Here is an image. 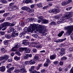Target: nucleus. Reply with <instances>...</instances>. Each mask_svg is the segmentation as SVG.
Segmentation results:
<instances>
[{"label":"nucleus","mask_w":73,"mask_h":73,"mask_svg":"<svg viewBox=\"0 0 73 73\" xmlns=\"http://www.w3.org/2000/svg\"><path fill=\"white\" fill-rule=\"evenodd\" d=\"M32 27L35 28V30L38 31L42 33H44L46 32H47V30L44 28L45 27L44 26L41 25H39L38 26L35 24V25H33Z\"/></svg>","instance_id":"obj_1"},{"label":"nucleus","mask_w":73,"mask_h":73,"mask_svg":"<svg viewBox=\"0 0 73 73\" xmlns=\"http://www.w3.org/2000/svg\"><path fill=\"white\" fill-rule=\"evenodd\" d=\"M64 29L67 30V31L65 34V35H66L67 36H70V35L72 33V31L73 30V26H69L65 27Z\"/></svg>","instance_id":"obj_2"},{"label":"nucleus","mask_w":73,"mask_h":73,"mask_svg":"<svg viewBox=\"0 0 73 73\" xmlns=\"http://www.w3.org/2000/svg\"><path fill=\"white\" fill-rule=\"evenodd\" d=\"M33 25H35L34 24H33L32 25H31L30 27V28L28 30V28L27 27H25L24 29V30L26 33H28V34H29V33H30V32H32L33 31H35V28H34L33 27H32L33 26Z\"/></svg>","instance_id":"obj_3"},{"label":"nucleus","mask_w":73,"mask_h":73,"mask_svg":"<svg viewBox=\"0 0 73 73\" xmlns=\"http://www.w3.org/2000/svg\"><path fill=\"white\" fill-rule=\"evenodd\" d=\"M24 53H29L30 52H31V50L30 49H28L26 47L24 48H19V51L21 52H23L24 50Z\"/></svg>","instance_id":"obj_4"},{"label":"nucleus","mask_w":73,"mask_h":73,"mask_svg":"<svg viewBox=\"0 0 73 73\" xmlns=\"http://www.w3.org/2000/svg\"><path fill=\"white\" fill-rule=\"evenodd\" d=\"M9 22H6L3 23L1 25H0V31L2 28H3L5 27H6L7 26H9Z\"/></svg>","instance_id":"obj_5"},{"label":"nucleus","mask_w":73,"mask_h":73,"mask_svg":"<svg viewBox=\"0 0 73 73\" xmlns=\"http://www.w3.org/2000/svg\"><path fill=\"white\" fill-rule=\"evenodd\" d=\"M73 13L72 12H68L66 13V16H63L62 17H63V18H65V17H72V16H73Z\"/></svg>","instance_id":"obj_6"},{"label":"nucleus","mask_w":73,"mask_h":73,"mask_svg":"<svg viewBox=\"0 0 73 73\" xmlns=\"http://www.w3.org/2000/svg\"><path fill=\"white\" fill-rule=\"evenodd\" d=\"M13 34L11 35L12 37H16V36H17L19 35V32H17V33H16V30L14 29L13 30Z\"/></svg>","instance_id":"obj_7"},{"label":"nucleus","mask_w":73,"mask_h":73,"mask_svg":"<svg viewBox=\"0 0 73 73\" xmlns=\"http://www.w3.org/2000/svg\"><path fill=\"white\" fill-rule=\"evenodd\" d=\"M33 1L32 0H24L23 3H26V4H28L29 3H33Z\"/></svg>","instance_id":"obj_8"},{"label":"nucleus","mask_w":73,"mask_h":73,"mask_svg":"<svg viewBox=\"0 0 73 73\" xmlns=\"http://www.w3.org/2000/svg\"><path fill=\"white\" fill-rule=\"evenodd\" d=\"M23 44L24 45H28L29 44V42H28V40L25 39L23 40Z\"/></svg>","instance_id":"obj_9"},{"label":"nucleus","mask_w":73,"mask_h":73,"mask_svg":"<svg viewBox=\"0 0 73 73\" xmlns=\"http://www.w3.org/2000/svg\"><path fill=\"white\" fill-rule=\"evenodd\" d=\"M32 54H25V56L24 57V58L25 59H26L27 58H28V57H30L31 58L32 57Z\"/></svg>","instance_id":"obj_10"},{"label":"nucleus","mask_w":73,"mask_h":73,"mask_svg":"<svg viewBox=\"0 0 73 73\" xmlns=\"http://www.w3.org/2000/svg\"><path fill=\"white\" fill-rule=\"evenodd\" d=\"M5 66H2L0 67V71H1V72H4V71H5Z\"/></svg>","instance_id":"obj_11"},{"label":"nucleus","mask_w":73,"mask_h":73,"mask_svg":"<svg viewBox=\"0 0 73 73\" xmlns=\"http://www.w3.org/2000/svg\"><path fill=\"white\" fill-rule=\"evenodd\" d=\"M60 12V11L57 10L56 9H52V13H59Z\"/></svg>","instance_id":"obj_12"},{"label":"nucleus","mask_w":73,"mask_h":73,"mask_svg":"<svg viewBox=\"0 0 73 73\" xmlns=\"http://www.w3.org/2000/svg\"><path fill=\"white\" fill-rule=\"evenodd\" d=\"M16 24V22H14L12 23L9 22V27H13Z\"/></svg>","instance_id":"obj_13"},{"label":"nucleus","mask_w":73,"mask_h":73,"mask_svg":"<svg viewBox=\"0 0 73 73\" xmlns=\"http://www.w3.org/2000/svg\"><path fill=\"white\" fill-rule=\"evenodd\" d=\"M56 55L54 54L50 56V60H54V59H55V58H56Z\"/></svg>","instance_id":"obj_14"},{"label":"nucleus","mask_w":73,"mask_h":73,"mask_svg":"<svg viewBox=\"0 0 73 73\" xmlns=\"http://www.w3.org/2000/svg\"><path fill=\"white\" fill-rule=\"evenodd\" d=\"M14 68H15L13 67L10 68H9V69H8L7 70V72L10 73H11V71H12V70H13V69H14Z\"/></svg>","instance_id":"obj_15"},{"label":"nucleus","mask_w":73,"mask_h":73,"mask_svg":"<svg viewBox=\"0 0 73 73\" xmlns=\"http://www.w3.org/2000/svg\"><path fill=\"white\" fill-rule=\"evenodd\" d=\"M30 63L31 65H33V64H35L36 62L35 61V60L32 59L30 61Z\"/></svg>","instance_id":"obj_16"},{"label":"nucleus","mask_w":73,"mask_h":73,"mask_svg":"<svg viewBox=\"0 0 73 73\" xmlns=\"http://www.w3.org/2000/svg\"><path fill=\"white\" fill-rule=\"evenodd\" d=\"M20 72L22 73H25V72H27V71L25 69L22 68L20 70Z\"/></svg>","instance_id":"obj_17"},{"label":"nucleus","mask_w":73,"mask_h":73,"mask_svg":"<svg viewBox=\"0 0 73 73\" xmlns=\"http://www.w3.org/2000/svg\"><path fill=\"white\" fill-rule=\"evenodd\" d=\"M4 60H5V61H7L8 59V58H9V56L7 55H5L4 56Z\"/></svg>","instance_id":"obj_18"},{"label":"nucleus","mask_w":73,"mask_h":73,"mask_svg":"<svg viewBox=\"0 0 73 73\" xmlns=\"http://www.w3.org/2000/svg\"><path fill=\"white\" fill-rule=\"evenodd\" d=\"M5 37L7 38H11V36L9 35L5 34Z\"/></svg>","instance_id":"obj_19"},{"label":"nucleus","mask_w":73,"mask_h":73,"mask_svg":"<svg viewBox=\"0 0 73 73\" xmlns=\"http://www.w3.org/2000/svg\"><path fill=\"white\" fill-rule=\"evenodd\" d=\"M15 53L17 55H18L19 56H21V54L20 53L19 50H17L15 52Z\"/></svg>","instance_id":"obj_20"},{"label":"nucleus","mask_w":73,"mask_h":73,"mask_svg":"<svg viewBox=\"0 0 73 73\" xmlns=\"http://www.w3.org/2000/svg\"><path fill=\"white\" fill-rule=\"evenodd\" d=\"M1 51L2 52H3V53H5V52H7L6 50H5V49L4 48H1Z\"/></svg>","instance_id":"obj_21"},{"label":"nucleus","mask_w":73,"mask_h":73,"mask_svg":"<svg viewBox=\"0 0 73 73\" xmlns=\"http://www.w3.org/2000/svg\"><path fill=\"white\" fill-rule=\"evenodd\" d=\"M20 59V57H18L17 56H16L14 57V59L16 61H19Z\"/></svg>","instance_id":"obj_22"},{"label":"nucleus","mask_w":73,"mask_h":73,"mask_svg":"<svg viewBox=\"0 0 73 73\" xmlns=\"http://www.w3.org/2000/svg\"><path fill=\"white\" fill-rule=\"evenodd\" d=\"M22 10H25V11L28 10V7L27 6H24L21 8Z\"/></svg>","instance_id":"obj_23"},{"label":"nucleus","mask_w":73,"mask_h":73,"mask_svg":"<svg viewBox=\"0 0 73 73\" xmlns=\"http://www.w3.org/2000/svg\"><path fill=\"white\" fill-rule=\"evenodd\" d=\"M64 33V31H62L60 33H59L58 34V37H61V36H62V34L63 33Z\"/></svg>","instance_id":"obj_24"},{"label":"nucleus","mask_w":73,"mask_h":73,"mask_svg":"<svg viewBox=\"0 0 73 73\" xmlns=\"http://www.w3.org/2000/svg\"><path fill=\"white\" fill-rule=\"evenodd\" d=\"M22 65H21V68H24V66H25V65H27V64H26V63H25V62H22Z\"/></svg>","instance_id":"obj_25"},{"label":"nucleus","mask_w":73,"mask_h":73,"mask_svg":"<svg viewBox=\"0 0 73 73\" xmlns=\"http://www.w3.org/2000/svg\"><path fill=\"white\" fill-rule=\"evenodd\" d=\"M9 13H5L3 15V17H7L9 15Z\"/></svg>","instance_id":"obj_26"},{"label":"nucleus","mask_w":73,"mask_h":73,"mask_svg":"<svg viewBox=\"0 0 73 73\" xmlns=\"http://www.w3.org/2000/svg\"><path fill=\"white\" fill-rule=\"evenodd\" d=\"M42 21L44 24H47L48 23V21L45 19H43Z\"/></svg>","instance_id":"obj_27"},{"label":"nucleus","mask_w":73,"mask_h":73,"mask_svg":"<svg viewBox=\"0 0 73 73\" xmlns=\"http://www.w3.org/2000/svg\"><path fill=\"white\" fill-rule=\"evenodd\" d=\"M39 58L38 56L37 55H35L34 57V59H35V60H38Z\"/></svg>","instance_id":"obj_28"},{"label":"nucleus","mask_w":73,"mask_h":73,"mask_svg":"<svg viewBox=\"0 0 73 73\" xmlns=\"http://www.w3.org/2000/svg\"><path fill=\"white\" fill-rule=\"evenodd\" d=\"M32 36H33V37H34L36 38H38V35L37 34H33L32 35Z\"/></svg>","instance_id":"obj_29"},{"label":"nucleus","mask_w":73,"mask_h":73,"mask_svg":"<svg viewBox=\"0 0 73 73\" xmlns=\"http://www.w3.org/2000/svg\"><path fill=\"white\" fill-rule=\"evenodd\" d=\"M42 64H39L38 65V66L37 68V70H38L39 69H40V67H42Z\"/></svg>","instance_id":"obj_30"},{"label":"nucleus","mask_w":73,"mask_h":73,"mask_svg":"<svg viewBox=\"0 0 73 73\" xmlns=\"http://www.w3.org/2000/svg\"><path fill=\"white\" fill-rule=\"evenodd\" d=\"M42 46L40 44H38L36 46V48H42Z\"/></svg>","instance_id":"obj_31"},{"label":"nucleus","mask_w":73,"mask_h":73,"mask_svg":"<svg viewBox=\"0 0 73 73\" xmlns=\"http://www.w3.org/2000/svg\"><path fill=\"white\" fill-rule=\"evenodd\" d=\"M13 28H11L10 29H9L8 31V33H11V32H13Z\"/></svg>","instance_id":"obj_32"},{"label":"nucleus","mask_w":73,"mask_h":73,"mask_svg":"<svg viewBox=\"0 0 73 73\" xmlns=\"http://www.w3.org/2000/svg\"><path fill=\"white\" fill-rule=\"evenodd\" d=\"M37 7H38L39 8H40V7H42V4H41L40 3H39L38 4H37Z\"/></svg>","instance_id":"obj_33"},{"label":"nucleus","mask_w":73,"mask_h":73,"mask_svg":"<svg viewBox=\"0 0 73 73\" xmlns=\"http://www.w3.org/2000/svg\"><path fill=\"white\" fill-rule=\"evenodd\" d=\"M8 40H5L3 41V43L4 45H8Z\"/></svg>","instance_id":"obj_34"},{"label":"nucleus","mask_w":73,"mask_h":73,"mask_svg":"<svg viewBox=\"0 0 73 73\" xmlns=\"http://www.w3.org/2000/svg\"><path fill=\"white\" fill-rule=\"evenodd\" d=\"M50 25H56V23L54 22H52L49 24Z\"/></svg>","instance_id":"obj_35"},{"label":"nucleus","mask_w":73,"mask_h":73,"mask_svg":"<svg viewBox=\"0 0 73 73\" xmlns=\"http://www.w3.org/2000/svg\"><path fill=\"white\" fill-rule=\"evenodd\" d=\"M16 48L15 47V46L12 49V51H13V52H15V51H16L17 50H16Z\"/></svg>","instance_id":"obj_36"},{"label":"nucleus","mask_w":73,"mask_h":73,"mask_svg":"<svg viewBox=\"0 0 73 73\" xmlns=\"http://www.w3.org/2000/svg\"><path fill=\"white\" fill-rule=\"evenodd\" d=\"M65 53V51H61L60 52V54L61 56H62Z\"/></svg>","instance_id":"obj_37"},{"label":"nucleus","mask_w":73,"mask_h":73,"mask_svg":"<svg viewBox=\"0 0 73 73\" xmlns=\"http://www.w3.org/2000/svg\"><path fill=\"white\" fill-rule=\"evenodd\" d=\"M20 72V70H14V72L15 73H19V72Z\"/></svg>","instance_id":"obj_38"},{"label":"nucleus","mask_w":73,"mask_h":73,"mask_svg":"<svg viewBox=\"0 0 73 73\" xmlns=\"http://www.w3.org/2000/svg\"><path fill=\"white\" fill-rule=\"evenodd\" d=\"M20 46V44L19 43L18 44H15V48H18V47Z\"/></svg>","instance_id":"obj_39"},{"label":"nucleus","mask_w":73,"mask_h":73,"mask_svg":"<svg viewBox=\"0 0 73 73\" xmlns=\"http://www.w3.org/2000/svg\"><path fill=\"white\" fill-rule=\"evenodd\" d=\"M49 65V63L47 62H46V63L44 64V66H48Z\"/></svg>","instance_id":"obj_40"},{"label":"nucleus","mask_w":73,"mask_h":73,"mask_svg":"<svg viewBox=\"0 0 73 73\" xmlns=\"http://www.w3.org/2000/svg\"><path fill=\"white\" fill-rule=\"evenodd\" d=\"M66 39V38L61 39H59V42H62V41H63L65 40Z\"/></svg>","instance_id":"obj_41"},{"label":"nucleus","mask_w":73,"mask_h":73,"mask_svg":"<svg viewBox=\"0 0 73 73\" xmlns=\"http://www.w3.org/2000/svg\"><path fill=\"white\" fill-rule=\"evenodd\" d=\"M12 7H13V11L16 10V9L17 8V7H16V6H13Z\"/></svg>","instance_id":"obj_42"},{"label":"nucleus","mask_w":73,"mask_h":73,"mask_svg":"<svg viewBox=\"0 0 73 73\" xmlns=\"http://www.w3.org/2000/svg\"><path fill=\"white\" fill-rule=\"evenodd\" d=\"M2 1L3 4H5L7 3V1L6 0H2Z\"/></svg>","instance_id":"obj_43"},{"label":"nucleus","mask_w":73,"mask_h":73,"mask_svg":"<svg viewBox=\"0 0 73 73\" xmlns=\"http://www.w3.org/2000/svg\"><path fill=\"white\" fill-rule=\"evenodd\" d=\"M46 62H47L48 63H49V64H50V63H51V61H50V60H49V59H47Z\"/></svg>","instance_id":"obj_44"},{"label":"nucleus","mask_w":73,"mask_h":73,"mask_svg":"<svg viewBox=\"0 0 73 73\" xmlns=\"http://www.w3.org/2000/svg\"><path fill=\"white\" fill-rule=\"evenodd\" d=\"M23 32L20 33L19 35V36L20 37H22L23 36Z\"/></svg>","instance_id":"obj_45"},{"label":"nucleus","mask_w":73,"mask_h":73,"mask_svg":"<svg viewBox=\"0 0 73 73\" xmlns=\"http://www.w3.org/2000/svg\"><path fill=\"white\" fill-rule=\"evenodd\" d=\"M54 64L57 65L58 64V62L57 61H54L53 62Z\"/></svg>","instance_id":"obj_46"},{"label":"nucleus","mask_w":73,"mask_h":73,"mask_svg":"<svg viewBox=\"0 0 73 73\" xmlns=\"http://www.w3.org/2000/svg\"><path fill=\"white\" fill-rule=\"evenodd\" d=\"M9 11H13V7H10L9 8Z\"/></svg>","instance_id":"obj_47"},{"label":"nucleus","mask_w":73,"mask_h":73,"mask_svg":"<svg viewBox=\"0 0 73 73\" xmlns=\"http://www.w3.org/2000/svg\"><path fill=\"white\" fill-rule=\"evenodd\" d=\"M40 72L41 73H44L45 72V69H42L41 70Z\"/></svg>","instance_id":"obj_48"},{"label":"nucleus","mask_w":73,"mask_h":73,"mask_svg":"<svg viewBox=\"0 0 73 73\" xmlns=\"http://www.w3.org/2000/svg\"><path fill=\"white\" fill-rule=\"evenodd\" d=\"M33 51L34 52L36 53L37 52V49L35 48H34L33 50Z\"/></svg>","instance_id":"obj_49"},{"label":"nucleus","mask_w":73,"mask_h":73,"mask_svg":"<svg viewBox=\"0 0 73 73\" xmlns=\"http://www.w3.org/2000/svg\"><path fill=\"white\" fill-rule=\"evenodd\" d=\"M38 19H40V20H43V18L42 16H40L38 17Z\"/></svg>","instance_id":"obj_50"},{"label":"nucleus","mask_w":73,"mask_h":73,"mask_svg":"<svg viewBox=\"0 0 73 73\" xmlns=\"http://www.w3.org/2000/svg\"><path fill=\"white\" fill-rule=\"evenodd\" d=\"M70 37H71V39L72 40H73V33H72L70 35Z\"/></svg>","instance_id":"obj_51"},{"label":"nucleus","mask_w":73,"mask_h":73,"mask_svg":"<svg viewBox=\"0 0 73 73\" xmlns=\"http://www.w3.org/2000/svg\"><path fill=\"white\" fill-rule=\"evenodd\" d=\"M0 34L1 35H4V32H3V31H0Z\"/></svg>","instance_id":"obj_52"},{"label":"nucleus","mask_w":73,"mask_h":73,"mask_svg":"<svg viewBox=\"0 0 73 73\" xmlns=\"http://www.w3.org/2000/svg\"><path fill=\"white\" fill-rule=\"evenodd\" d=\"M25 25V23L24 22H22L21 23V25L22 27H23L24 26V25Z\"/></svg>","instance_id":"obj_53"},{"label":"nucleus","mask_w":73,"mask_h":73,"mask_svg":"<svg viewBox=\"0 0 73 73\" xmlns=\"http://www.w3.org/2000/svg\"><path fill=\"white\" fill-rule=\"evenodd\" d=\"M4 20H5V19L4 18L2 20H0V23H3V21H4Z\"/></svg>","instance_id":"obj_54"},{"label":"nucleus","mask_w":73,"mask_h":73,"mask_svg":"<svg viewBox=\"0 0 73 73\" xmlns=\"http://www.w3.org/2000/svg\"><path fill=\"white\" fill-rule=\"evenodd\" d=\"M69 50H70V51H71V52H72V51H73V47L70 48L69 49Z\"/></svg>","instance_id":"obj_55"},{"label":"nucleus","mask_w":73,"mask_h":73,"mask_svg":"<svg viewBox=\"0 0 73 73\" xmlns=\"http://www.w3.org/2000/svg\"><path fill=\"white\" fill-rule=\"evenodd\" d=\"M70 73H73V66L72 67V69L70 70Z\"/></svg>","instance_id":"obj_56"},{"label":"nucleus","mask_w":73,"mask_h":73,"mask_svg":"<svg viewBox=\"0 0 73 73\" xmlns=\"http://www.w3.org/2000/svg\"><path fill=\"white\" fill-rule=\"evenodd\" d=\"M72 7H69L66 9V11H69L70 9H72Z\"/></svg>","instance_id":"obj_57"},{"label":"nucleus","mask_w":73,"mask_h":73,"mask_svg":"<svg viewBox=\"0 0 73 73\" xmlns=\"http://www.w3.org/2000/svg\"><path fill=\"white\" fill-rule=\"evenodd\" d=\"M4 12H5V11L4 10H2L0 11V14L1 13H3Z\"/></svg>","instance_id":"obj_58"},{"label":"nucleus","mask_w":73,"mask_h":73,"mask_svg":"<svg viewBox=\"0 0 73 73\" xmlns=\"http://www.w3.org/2000/svg\"><path fill=\"white\" fill-rule=\"evenodd\" d=\"M66 58L65 57H63L62 58V60H66Z\"/></svg>","instance_id":"obj_59"},{"label":"nucleus","mask_w":73,"mask_h":73,"mask_svg":"<svg viewBox=\"0 0 73 73\" xmlns=\"http://www.w3.org/2000/svg\"><path fill=\"white\" fill-rule=\"evenodd\" d=\"M61 52H64L65 51V49L64 48H62L60 49Z\"/></svg>","instance_id":"obj_60"},{"label":"nucleus","mask_w":73,"mask_h":73,"mask_svg":"<svg viewBox=\"0 0 73 73\" xmlns=\"http://www.w3.org/2000/svg\"><path fill=\"white\" fill-rule=\"evenodd\" d=\"M35 7V5H31L30 7L31 8H33Z\"/></svg>","instance_id":"obj_61"},{"label":"nucleus","mask_w":73,"mask_h":73,"mask_svg":"<svg viewBox=\"0 0 73 73\" xmlns=\"http://www.w3.org/2000/svg\"><path fill=\"white\" fill-rule=\"evenodd\" d=\"M12 59H9L8 60V62H12Z\"/></svg>","instance_id":"obj_62"},{"label":"nucleus","mask_w":73,"mask_h":73,"mask_svg":"<svg viewBox=\"0 0 73 73\" xmlns=\"http://www.w3.org/2000/svg\"><path fill=\"white\" fill-rule=\"evenodd\" d=\"M59 18V17L58 16H56L55 17V19H58Z\"/></svg>","instance_id":"obj_63"},{"label":"nucleus","mask_w":73,"mask_h":73,"mask_svg":"<svg viewBox=\"0 0 73 73\" xmlns=\"http://www.w3.org/2000/svg\"><path fill=\"white\" fill-rule=\"evenodd\" d=\"M61 4L62 5L64 6V5H65V2H63L61 3Z\"/></svg>","instance_id":"obj_64"}]
</instances>
